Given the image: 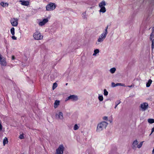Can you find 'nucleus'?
Here are the masks:
<instances>
[{"instance_id":"f257e3e1","label":"nucleus","mask_w":154,"mask_h":154,"mask_svg":"<svg viewBox=\"0 0 154 154\" xmlns=\"http://www.w3.org/2000/svg\"><path fill=\"white\" fill-rule=\"evenodd\" d=\"M108 123L105 122H101L97 125V131L99 132L103 129H105Z\"/></svg>"},{"instance_id":"f03ea898","label":"nucleus","mask_w":154,"mask_h":154,"mask_svg":"<svg viewBox=\"0 0 154 154\" xmlns=\"http://www.w3.org/2000/svg\"><path fill=\"white\" fill-rule=\"evenodd\" d=\"M108 28V26H107L106 28L105 29V31L104 32L102 33L101 35L99 37V38L98 39L97 41L99 42H103V40L105 39L107 34V29Z\"/></svg>"},{"instance_id":"7ed1b4c3","label":"nucleus","mask_w":154,"mask_h":154,"mask_svg":"<svg viewBox=\"0 0 154 154\" xmlns=\"http://www.w3.org/2000/svg\"><path fill=\"white\" fill-rule=\"evenodd\" d=\"M43 36L39 31H36L33 34V37L35 39L39 40H42L43 38Z\"/></svg>"},{"instance_id":"20e7f679","label":"nucleus","mask_w":154,"mask_h":154,"mask_svg":"<svg viewBox=\"0 0 154 154\" xmlns=\"http://www.w3.org/2000/svg\"><path fill=\"white\" fill-rule=\"evenodd\" d=\"M64 150V146L63 144H61L56 149L55 154H63Z\"/></svg>"},{"instance_id":"39448f33","label":"nucleus","mask_w":154,"mask_h":154,"mask_svg":"<svg viewBox=\"0 0 154 154\" xmlns=\"http://www.w3.org/2000/svg\"><path fill=\"white\" fill-rule=\"evenodd\" d=\"M56 8V5L54 3H50L46 7V10L48 11H50L54 10Z\"/></svg>"},{"instance_id":"423d86ee","label":"nucleus","mask_w":154,"mask_h":154,"mask_svg":"<svg viewBox=\"0 0 154 154\" xmlns=\"http://www.w3.org/2000/svg\"><path fill=\"white\" fill-rule=\"evenodd\" d=\"M11 23L13 26H17L18 24V19L17 18H11Z\"/></svg>"},{"instance_id":"0eeeda50","label":"nucleus","mask_w":154,"mask_h":154,"mask_svg":"<svg viewBox=\"0 0 154 154\" xmlns=\"http://www.w3.org/2000/svg\"><path fill=\"white\" fill-rule=\"evenodd\" d=\"M140 107L142 110L145 111L148 108V104L147 103H143L140 104Z\"/></svg>"},{"instance_id":"6e6552de","label":"nucleus","mask_w":154,"mask_h":154,"mask_svg":"<svg viewBox=\"0 0 154 154\" xmlns=\"http://www.w3.org/2000/svg\"><path fill=\"white\" fill-rule=\"evenodd\" d=\"M48 21V18H45L42 20V21L39 22L38 24L40 26H42L44 25Z\"/></svg>"},{"instance_id":"1a4fd4ad","label":"nucleus","mask_w":154,"mask_h":154,"mask_svg":"<svg viewBox=\"0 0 154 154\" xmlns=\"http://www.w3.org/2000/svg\"><path fill=\"white\" fill-rule=\"evenodd\" d=\"M149 38L150 40L152 41V49H153L154 48V35L152 33L151 34Z\"/></svg>"},{"instance_id":"9d476101","label":"nucleus","mask_w":154,"mask_h":154,"mask_svg":"<svg viewBox=\"0 0 154 154\" xmlns=\"http://www.w3.org/2000/svg\"><path fill=\"white\" fill-rule=\"evenodd\" d=\"M0 64L4 66H5L6 65V60L3 57H1V59H0Z\"/></svg>"},{"instance_id":"9b49d317","label":"nucleus","mask_w":154,"mask_h":154,"mask_svg":"<svg viewBox=\"0 0 154 154\" xmlns=\"http://www.w3.org/2000/svg\"><path fill=\"white\" fill-rule=\"evenodd\" d=\"M20 2H21V4L22 5L27 6L29 5V2L28 1L24 0H20Z\"/></svg>"},{"instance_id":"f8f14e48","label":"nucleus","mask_w":154,"mask_h":154,"mask_svg":"<svg viewBox=\"0 0 154 154\" xmlns=\"http://www.w3.org/2000/svg\"><path fill=\"white\" fill-rule=\"evenodd\" d=\"M106 5V2L104 1H102L99 4V6L100 8H105Z\"/></svg>"},{"instance_id":"ddd939ff","label":"nucleus","mask_w":154,"mask_h":154,"mask_svg":"<svg viewBox=\"0 0 154 154\" xmlns=\"http://www.w3.org/2000/svg\"><path fill=\"white\" fill-rule=\"evenodd\" d=\"M56 118L58 119H61L63 118V114L61 112H60L56 115Z\"/></svg>"},{"instance_id":"4468645a","label":"nucleus","mask_w":154,"mask_h":154,"mask_svg":"<svg viewBox=\"0 0 154 154\" xmlns=\"http://www.w3.org/2000/svg\"><path fill=\"white\" fill-rule=\"evenodd\" d=\"M0 5L3 8H6L8 6L9 4L7 2H0Z\"/></svg>"},{"instance_id":"2eb2a0df","label":"nucleus","mask_w":154,"mask_h":154,"mask_svg":"<svg viewBox=\"0 0 154 154\" xmlns=\"http://www.w3.org/2000/svg\"><path fill=\"white\" fill-rule=\"evenodd\" d=\"M69 97H70L71 99L73 101H76L78 99L77 96L75 95H70L69 96Z\"/></svg>"},{"instance_id":"dca6fc26","label":"nucleus","mask_w":154,"mask_h":154,"mask_svg":"<svg viewBox=\"0 0 154 154\" xmlns=\"http://www.w3.org/2000/svg\"><path fill=\"white\" fill-rule=\"evenodd\" d=\"M60 101L59 100H56L54 103V108H57L58 106L60 105Z\"/></svg>"},{"instance_id":"f3484780","label":"nucleus","mask_w":154,"mask_h":154,"mask_svg":"<svg viewBox=\"0 0 154 154\" xmlns=\"http://www.w3.org/2000/svg\"><path fill=\"white\" fill-rule=\"evenodd\" d=\"M138 142L137 140H135L133 142L132 145L133 147V148H134L136 147V146L138 144Z\"/></svg>"},{"instance_id":"a211bd4d","label":"nucleus","mask_w":154,"mask_h":154,"mask_svg":"<svg viewBox=\"0 0 154 154\" xmlns=\"http://www.w3.org/2000/svg\"><path fill=\"white\" fill-rule=\"evenodd\" d=\"M8 138L6 137H5L3 140V144L4 146H5V144L8 143Z\"/></svg>"},{"instance_id":"6ab92c4d","label":"nucleus","mask_w":154,"mask_h":154,"mask_svg":"<svg viewBox=\"0 0 154 154\" xmlns=\"http://www.w3.org/2000/svg\"><path fill=\"white\" fill-rule=\"evenodd\" d=\"M152 81L151 79H149L147 83L146 84V87H149L151 84L152 83Z\"/></svg>"},{"instance_id":"aec40b11","label":"nucleus","mask_w":154,"mask_h":154,"mask_svg":"<svg viewBox=\"0 0 154 154\" xmlns=\"http://www.w3.org/2000/svg\"><path fill=\"white\" fill-rule=\"evenodd\" d=\"M100 8V10L99 11L100 12L104 13L106 11V9L105 8Z\"/></svg>"},{"instance_id":"412c9836","label":"nucleus","mask_w":154,"mask_h":154,"mask_svg":"<svg viewBox=\"0 0 154 154\" xmlns=\"http://www.w3.org/2000/svg\"><path fill=\"white\" fill-rule=\"evenodd\" d=\"M148 122L150 124H152L154 123V119H149L147 120Z\"/></svg>"},{"instance_id":"4be33fe9","label":"nucleus","mask_w":154,"mask_h":154,"mask_svg":"<svg viewBox=\"0 0 154 154\" xmlns=\"http://www.w3.org/2000/svg\"><path fill=\"white\" fill-rule=\"evenodd\" d=\"M99 51L98 49H96L94 50V53L93 54V56H96L97 54L99 53Z\"/></svg>"},{"instance_id":"5701e85b","label":"nucleus","mask_w":154,"mask_h":154,"mask_svg":"<svg viewBox=\"0 0 154 154\" xmlns=\"http://www.w3.org/2000/svg\"><path fill=\"white\" fill-rule=\"evenodd\" d=\"M116 70V68L113 67V68H111L110 69V71L112 73H113L115 72Z\"/></svg>"},{"instance_id":"b1692460","label":"nucleus","mask_w":154,"mask_h":154,"mask_svg":"<svg viewBox=\"0 0 154 154\" xmlns=\"http://www.w3.org/2000/svg\"><path fill=\"white\" fill-rule=\"evenodd\" d=\"M11 32L12 35H14L15 34L14 28V27L12 28L11 29Z\"/></svg>"},{"instance_id":"393cba45","label":"nucleus","mask_w":154,"mask_h":154,"mask_svg":"<svg viewBox=\"0 0 154 154\" xmlns=\"http://www.w3.org/2000/svg\"><path fill=\"white\" fill-rule=\"evenodd\" d=\"M57 84L55 82L53 84V88H52L54 90V89H55L57 87Z\"/></svg>"},{"instance_id":"a878e982","label":"nucleus","mask_w":154,"mask_h":154,"mask_svg":"<svg viewBox=\"0 0 154 154\" xmlns=\"http://www.w3.org/2000/svg\"><path fill=\"white\" fill-rule=\"evenodd\" d=\"M79 128V127L77 124H75L74 127V130H76L78 129Z\"/></svg>"},{"instance_id":"bb28decb","label":"nucleus","mask_w":154,"mask_h":154,"mask_svg":"<svg viewBox=\"0 0 154 154\" xmlns=\"http://www.w3.org/2000/svg\"><path fill=\"white\" fill-rule=\"evenodd\" d=\"M143 141H142V142H141L140 143V144L137 146V147L138 148H140L143 145Z\"/></svg>"},{"instance_id":"cd10ccee","label":"nucleus","mask_w":154,"mask_h":154,"mask_svg":"<svg viewBox=\"0 0 154 154\" xmlns=\"http://www.w3.org/2000/svg\"><path fill=\"white\" fill-rule=\"evenodd\" d=\"M108 94V92L106 90V89H104V94L105 96H106Z\"/></svg>"},{"instance_id":"c85d7f7f","label":"nucleus","mask_w":154,"mask_h":154,"mask_svg":"<svg viewBox=\"0 0 154 154\" xmlns=\"http://www.w3.org/2000/svg\"><path fill=\"white\" fill-rule=\"evenodd\" d=\"M99 100L100 101H102L103 100V97L102 96H99L98 97Z\"/></svg>"},{"instance_id":"c756f323","label":"nucleus","mask_w":154,"mask_h":154,"mask_svg":"<svg viewBox=\"0 0 154 154\" xmlns=\"http://www.w3.org/2000/svg\"><path fill=\"white\" fill-rule=\"evenodd\" d=\"M19 138L21 139L24 138L23 135V134H21L20 135Z\"/></svg>"},{"instance_id":"7c9ffc66","label":"nucleus","mask_w":154,"mask_h":154,"mask_svg":"<svg viewBox=\"0 0 154 154\" xmlns=\"http://www.w3.org/2000/svg\"><path fill=\"white\" fill-rule=\"evenodd\" d=\"M116 86H125L124 84L122 85L121 83H117L116 84Z\"/></svg>"},{"instance_id":"2f4dec72","label":"nucleus","mask_w":154,"mask_h":154,"mask_svg":"<svg viewBox=\"0 0 154 154\" xmlns=\"http://www.w3.org/2000/svg\"><path fill=\"white\" fill-rule=\"evenodd\" d=\"M112 86V87H115L116 86V84H115L114 82H112L111 83Z\"/></svg>"},{"instance_id":"473e14b6","label":"nucleus","mask_w":154,"mask_h":154,"mask_svg":"<svg viewBox=\"0 0 154 154\" xmlns=\"http://www.w3.org/2000/svg\"><path fill=\"white\" fill-rule=\"evenodd\" d=\"M13 36L12 37V38L13 40H16L17 38L16 37L14 36V35H12Z\"/></svg>"},{"instance_id":"72a5a7b5","label":"nucleus","mask_w":154,"mask_h":154,"mask_svg":"<svg viewBox=\"0 0 154 154\" xmlns=\"http://www.w3.org/2000/svg\"><path fill=\"white\" fill-rule=\"evenodd\" d=\"M103 119L104 120H107L108 117L107 116H104L103 118Z\"/></svg>"},{"instance_id":"f704fd0d","label":"nucleus","mask_w":154,"mask_h":154,"mask_svg":"<svg viewBox=\"0 0 154 154\" xmlns=\"http://www.w3.org/2000/svg\"><path fill=\"white\" fill-rule=\"evenodd\" d=\"M70 99V97H69H69H68L67 98L66 100L65 101H67L68 100H69V99Z\"/></svg>"},{"instance_id":"c9c22d12","label":"nucleus","mask_w":154,"mask_h":154,"mask_svg":"<svg viewBox=\"0 0 154 154\" xmlns=\"http://www.w3.org/2000/svg\"><path fill=\"white\" fill-rule=\"evenodd\" d=\"M86 13H84L83 14V15L84 16V17L85 18L86 17Z\"/></svg>"},{"instance_id":"e433bc0d","label":"nucleus","mask_w":154,"mask_h":154,"mask_svg":"<svg viewBox=\"0 0 154 154\" xmlns=\"http://www.w3.org/2000/svg\"><path fill=\"white\" fill-rule=\"evenodd\" d=\"M134 86V85H130V86H128V87H129V88H131V87H133Z\"/></svg>"},{"instance_id":"4c0bfd02","label":"nucleus","mask_w":154,"mask_h":154,"mask_svg":"<svg viewBox=\"0 0 154 154\" xmlns=\"http://www.w3.org/2000/svg\"><path fill=\"white\" fill-rule=\"evenodd\" d=\"M14 56H13L12 57V59L13 60L14 59Z\"/></svg>"},{"instance_id":"58836bf2","label":"nucleus","mask_w":154,"mask_h":154,"mask_svg":"<svg viewBox=\"0 0 154 154\" xmlns=\"http://www.w3.org/2000/svg\"><path fill=\"white\" fill-rule=\"evenodd\" d=\"M152 154H154V148H153V149L152 150Z\"/></svg>"},{"instance_id":"ea45409f","label":"nucleus","mask_w":154,"mask_h":154,"mask_svg":"<svg viewBox=\"0 0 154 154\" xmlns=\"http://www.w3.org/2000/svg\"><path fill=\"white\" fill-rule=\"evenodd\" d=\"M2 57V55L0 54V59H1V57Z\"/></svg>"},{"instance_id":"a19ab883","label":"nucleus","mask_w":154,"mask_h":154,"mask_svg":"<svg viewBox=\"0 0 154 154\" xmlns=\"http://www.w3.org/2000/svg\"><path fill=\"white\" fill-rule=\"evenodd\" d=\"M118 105V104H117L116 106H115V108H116L117 107V106Z\"/></svg>"},{"instance_id":"79ce46f5","label":"nucleus","mask_w":154,"mask_h":154,"mask_svg":"<svg viewBox=\"0 0 154 154\" xmlns=\"http://www.w3.org/2000/svg\"><path fill=\"white\" fill-rule=\"evenodd\" d=\"M68 85V83H66V85Z\"/></svg>"},{"instance_id":"37998d69","label":"nucleus","mask_w":154,"mask_h":154,"mask_svg":"<svg viewBox=\"0 0 154 154\" xmlns=\"http://www.w3.org/2000/svg\"><path fill=\"white\" fill-rule=\"evenodd\" d=\"M110 122L111 123V122H112V121H110Z\"/></svg>"}]
</instances>
